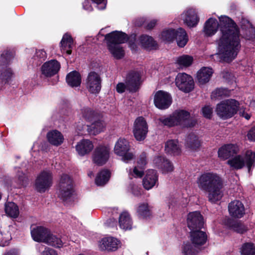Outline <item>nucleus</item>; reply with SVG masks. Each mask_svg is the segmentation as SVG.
Listing matches in <instances>:
<instances>
[{"mask_svg": "<svg viewBox=\"0 0 255 255\" xmlns=\"http://www.w3.org/2000/svg\"><path fill=\"white\" fill-rule=\"evenodd\" d=\"M219 22L215 18H209L205 23L204 32L207 36H212L220 27L221 36L218 41V53L213 56L219 61L230 62L236 57L240 48L239 30L228 16H221Z\"/></svg>", "mask_w": 255, "mask_h": 255, "instance_id": "f257e3e1", "label": "nucleus"}, {"mask_svg": "<svg viewBox=\"0 0 255 255\" xmlns=\"http://www.w3.org/2000/svg\"><path fill=\"white\" fill-rule=\"evenodd\" d=\"M199 188L208 192V200L216 203L223 196V181L220 176L214 172H204L199 176L196 180Z\"/></svg>", "mask_w": 255, "mask_h": 255, "instance_id": "f03ea898", "label": "nucleus"}, {"mask_svg": "<svg viewBox=\"0 0 255 255\" xmlns=\"http://www.w3.org/2000/svg\"><path fill=\"white\" fill-rule=\"evenodd\" d=\"M105 39L107 42L108 48L116 59H121L124 56L125 52L120 44L124 43L128 40V43L132 50H135L136 46L135 44L136 35L132 34L128 38L127 35L121 31H115L106 34Z\"/></svg>", "mask_w": 255, "mask_h": 255, "instance_id": "7ed1b4c3", "label": "nucleus"}, {"mask_svg": "<svg viewBox=\"0 0 255 255\" xmlns=\"http://www.w3.org/2000/svg\"><path fill=\"white\" fill-rule=\"evenodd\" d=\"M162 125L172 127L180 126L182 127H193L196 121L190 119V113L184 110H177L167 117H163L158 119Z\"/></svg>", "mask_w": 255, "mask_h": 255, "instance_id": "20e7f679", "label": "nucleus"}, {"mask_svg": "<svg viewBox=\"0 0 255 255\" xmlns=\"http://www.w3.org/2000/svg\"><path fill=\"white\" fill-rule=\"evenodd\" d=\"M190 238L191 243L187 242L183 246V255H196L199 247L206 242L207 237L205 232L196 229L191 230Z\"/></svg>", "mask_w": 255, "mask_h": 255, "instance_id": "39448f33", "label": "nucleus"}, {"mask_svg": "<svg viewBox=\"0 0 255 255\" xmlns=\"http://www.w3.org/2000/svg\"><path fill=\"white\" fill-rule=\"evenodd\" d=\"M227 164L233 169L239 170L247 166L248 172L250 173L255 167V153L251 150H248L244 155H238L229 159Z\"/></svg>", "mask_w": 255, "mask_h": 255, "instance_id": "423d86ee", "label": "nucleus"}, {"mask_svg": "<svg viewBox=\"0 0 255 255\" xmlns=\"http://www.w3.org/2000/svg\"><path fill=\"white\" fill-rule=\"evenodd\" d=\"M239 102L232 99L224 100L216 105L215 112L217 115L223 120L233 117L238 111Z\"/></svg>", "mask_w": 255, "mask_h": 255, "instance_id": "0eeeda50", "label": "nucleus"}, {"mask_svg": "<svg viewBox=\"0 0 255 255\" xmlns=\"http://www.w3.org/2000/svg\"><path fill=\"white\" fill-rule=\"evenodd\" d=\"M159 38L165 42H172L176 38L177 45L180 47L185 46L188 40L186 31L182 28L177 30L173 28L164 29L159 35Z\"/></svg>", "mask_w": 255, "mask_h": 255, "instance_id": "6e6552de", "label": "nucleus"}, {"mask_svg": "<svg viewBox=\"0 0 255 255\" xmlns=\"http://www.w3.org/2000/svg\"><path fill=\"white\" fill-rule=\"evenodd\" d=\"M14 56V53L9 50H6L1 54L0 58V87L8 82L13 75L11 68L6 65Z\"/></svg>", "mask_w": 255, "mask_h": 255, "instance_id": "1a4fd4ad", "label": "nucleus"}, {"mask_svg": "<svg viewBox=\"0 0 255 255\" xmlns=\"http://www.w3.org/2000/svg\"><path fill=\"white\" fill-rule=\"evenodd\" d=\"M72 180L67 174L61 176L58 186V196L64 201L69 200L73 194Z\"/></svg>", "mask_w": 255, "mask_h": 255, "instance_id": "9d476101", "label": "nucleus"}, {"mask_svg": "<svg viewBox=\"0 0 255 255\" xmlns=\"http://www.w3.org/2000/svg\"><path fill=\"white\" fill-rule=\"evenodd\" d=\"M130 149L129 143L128 140L124 138H120L116 142L114 152L117 155L122 156V160L128 163L134 158L132 153L129 152Z\"/></svg>", "mask_w": 255, "mask_h": 255, "instance_id": "9b49d317", "label": "nucleus"}, {"mask_svg": "<svg viewBox=\"0 0 255 255\" xmlns=\"http://www.w3.org/2000/svg\"><path fill=\"white\" fill-rule=\"evenodd\" d=\"M53 176L50 171L44 170L37 176L35 182V189L40 193L48 190L52 184Z\"/></svg>", "mask_w": 255, "mask_h": 255, "instance_id": "f8f14e48", "label": "nucleus"}, {"mask_svg": "<svg viewBox=\"0 0 255 255\" xmlns=\"http://www.w3.org/2000/svg\"><path fill=\"white\" fill-rule=\"evenodd\" d=\"M175 84L180 90L185 93L192 91L194 88L193 78L185 73L177 74L175 78Z\"/></svg>", "mask_w": 255, "mask_h": 255, "instance_id": "ddd939ff", "label": "nucleus"}, {"mask_svg": "<svg viewBox=\"0 0 255 255\" xmlns=\"http://www.w3.org/2000/svg\"><path fill=\"white\" fill-rule=\"evenodd\" d=\"M148 131L146 121L142 117H138L133 124V133L135 138L138 141H142L146 137Z\"/></svg>", "mask_w": 255, "mask_h": 255, "instance_id": "4468645a", "label": "nucleus"}, {"mask_svg": "<svg viewBox=\"0 0 255 255\" xmlns=\"http://www.w3.org/2000/svg\"><path fill=\"white\" fill-rule=\"evenodd\" d=\"M110 148L108 146L99 145L97 147L93 154V162L98 165L105 164L110 157Z\"/></svg>", "mask_w": 255, "mask_h": 255, "instance_id": "2eb2a0df", "label": "nucleus"}, {"mask_svg": "<svg viewBox=\"0 0 255 255\" xmlns=\"http://www.w3.org/2000/svg\"><path fill=\"white\" fill-rule=\"evenodd\" d=\"M86 85L91 93H98L101 89V79L99 75L95 72L89 73L86 79Z\"/></svg>", "mask_w": 255, "mask_h": 255, "instance_id": "dca6fc26", "label": "nucleus"}, {"mask_svg": "<svg viewBox=\"0 0 255 255\" xmlns=\"http://www.w3.org/2000/svg\"><path fill=\"white\" fill-rule=\"evenodd\" d=\"M172 103L171 96L167 92L159 91L154 95V103L159 109H167Z\"/></svg>", "mask_w": 255, "mask_h": 255, "instance_id": "f3484780", "label": "nucleus"}, {"mask_svg": "<svg viewBox=\"0 0 255 255\" xmlns=\"http://www.w3.org/2000/svg\"><path fill=\"white\" fill-rule=\"evenodd\" d=\"M127 89L130 92H135L139 88L140 84V74L138 71H132L129 72L126 79Z\"/></svg>", "mask_w": 255, "mask_h": 255, "instance_id": "a211bd4d", "label": "nucleus"}, {"mask_svg": "<svg viewBox=\"0 0 255 255\" xmlns=\"http://www.w3.org/2000/svg\"><path fill=\"white\" fill-rule=\"evenodd\" d=\"M61 67L60 63L56 60H51L45 62L41 68V73L46 77L56 75Z\"/></svg>", "mask_w": 255, "mask_h": 255, "instance_id": "6ab92c4d", "label": "nucleus"}, {"mask_svg": "<svg viewBox=\"0 0 255 255\" xmlns=\"http://www.w3.org/2000/svg\"><path fill=\"white\" fill-rule=\"evenodd\" d=\"M187 225L190 230L200 229L202 228L204 221L200 213L198 211L190 213L187 217Z\"/></svg>", "mask_w": 255, "mask_h": 255, "instance_id": "aec40b11", "label": "nucleus"}, {"mask_svg": "<svg viewBox=\"0 0 255 255\" xmlns=\"http://www.w3.org/2000/svg\"><path fill=\"white\" fill-rule=\"evenodd\" d=\"M239 151V148L237 144H227L221 147L218 150L219 157L224 160L233 156Z\"/></svg>", "mask_w": 255, "mask_h": 255, "instance_id": "412c9836", "label": "nucleus"}, {"mask_svg": "<svg viewBox=\"0 0 255 255\" xmlns=\"http://www.w3.org/2000/svg\"><path fill=\"white\" fill-rule=\"evenodd\" d=\"M184 22L189 27L195 26L199 22V17L195 9L188 8L181 15Z\"/></svg>", "mask_w": 255, "mask_h": 255, "instance_id": "4be33fe9", "label": "nucleus"}, {"mask_svg": "<svg viewBox=\"0 0 255 255\" xmlns=\"http://www.w3.org/2000/svg\"><path fill=\"white\" fill-rule=\"evenodd\" d=\"M50 231L41 226L32 227L31 234L32 239L36 242L46 243Z\"/></svg>", "mask_w": 255, "mask_h": 255, "instance_id": "5701e85b", "label": "nucleus"}, {"mask_svg": "<svg viewBox=\"0 0 255 255\" xmlns=\"http://www.w3.org/2000/svg\"><path fill=\"white\" fill-rule=\"evenodd\" d=\"M230 215L234 218H241L245 214V207L243 204L239 200L231 202L228 206Z\"/></svg>", "mask_w": 255, "mask_h": 255, "instance_id": "b1692460", "label": "nucleus"}, {"mask_svg": "<svg viewBox=\"0 0 255 255\" xmlns=\"http://www.w3.org/2000/svg\"><path fill=\"white\" fill-rule=\"evenodd\" d=\"M153 163L159 169H161L164 173L171 172L174 167L172 164L163 156H157L154 157Z\"/></svg>", "mask_w": 255, "mask_h": 255, "instance_id": "393cba45", "label": "nucleus"}, {"mask_svg": "<svg viewBox=\"0 0 255 255\" xmlns=\"http://www.w3.org/2000/svg\"><path fill=\"white\" fill-rule=\"evenodd\" d=\"M158 182V175L156 171L148 170L143 179V186L146 190L151 189Z\"/></svg>", "mask_w": 255, "mask_h": 255, "instance_id": "a878e982", "label": "nucleus"}, {"mask_svg": "<svg viewBox=\"0 0 255 255\" xmlns=\"http://www.w3.org/2000/svg\"><path fill=\"white\" fill-rule=\"evenodd\" d=\"M90 126H83L82 129H79L81 131L84 128H87V130L90 134L96 135L103 130L105 127L104 122L97 119V117L92 122Z\"/></svg>", "mask_w": 255, "mask_h": 255, "instance_id": "bb28decb", "label": "nucleus"}, {"mask_svg": "<svg viewBox=\"0 0 255 255\" xmlns=\"http://www.w3.org/2000/svg\"><path fill=\"white\" fill-rule=\"evenodd\" d=\"M165 151L169 155H179L181 153V147L178 141L175 139L167 140L165 144Z\"/></svg>", "mask_w": 255, "mask_h": 255, "instance_id": "cd10ccee", "label": "nucleus"}, {"mask_svg": "<svg viewBox=\"0 0 255 255\" xmlns=\"http://www.w3.org/2000/svg\"><path fill=\"white\" fill-rule=\"evenodd\" d=\"M119 241L113 237L104 238L99 243V247L102 250L115 251L117 249Z\"/></svg>", "mask_w": 255, "mask_h": 255, "instance_id": "c85d7f7f", "label": "nucleus"}, {"mask_svg": "<svg viewBox=\"0 0 255 255\" xmlns=\"http://www.w3.org/2000/svg\"><path fill=\"white\" fill-rule=\"evenodd\" d=\"M93 147L92 141L88 139H83L77 143L76 149L80 155L84 156L90 153Z\"/></svg>", "mask_w": 255, "mask_h": 255, "instance_id": "c756f323", "label": "nucleus"}, {"mask_svg": "<svg viewBox=\"0 0 255 255\" xmlns=\"http://www.w3.org/2000/svg\"><path fill=\"white\" fill-rule=\"evenodd\" d=\"M185 145L191 150H196L201 146V140L196 133L191 132L186 137Z\"/></svg>", "mask_w": 255, "mask_h": 255, "instance_id": "7c9ffc66", "label": "nucleus"}, {"mask_svg": "<svg viewBox=\"0 0 255 255\" xmlns=\"http://www.w3.org/2000/svg\"><path fill=\"white\" fill-rule=\"evenodd\" d=\"M213 73L212 68L209 67L202 68L197 74V78L200 84H204L208 82Z\"/></svg>", "mask_w": 255, "mask_h": 255, "instance_id": "2f4dec72", "label": "nucleus"}, {"mask_svg": "<svg viewBox=\"0 0 255 255\" xmlns=\"http://www.w3.org/2000/svg\"><path fill=\"white\" fill-rule=\"evenodd\" d=\"M47 138L48 142L54 146L60 145L64 140L63 135L57 130H52L49 131L47 134Z\"/></svg>", "mask_w": 255, "mask_h": 255, "instance_id": "473e14b6", "label": "nucleus"}, {"mask_svg": "<svg viewBox=\"0 0 255 255\" xmlns=\"http://www.w3.org/2000/svg\"><path fill=\"white\" fill-rule=\"evenodd\" d=\"M73 46V38L70 34L65 33L60 42L61 50L65 52L67 54H71Z\"/></svg>", "mask_w": 255, "mask_h": 255, "instance_id": "72a5a7b5", "label": "nucleus"}, {"mask_svg": "<svg viewBox=\"0 0 255 255\" xmlns=\"http://www.w3.org/2000/svg\"><path fill=\"white\" fill-rule=\"evenodd\" d=\"M136 213L139 218L146 219L151 216V207L147 203H139L136 207Z\"/></svg>", "mask_w": 255, "mask_h": 255, "instance_id": "f704fd0d", "label": "nucleus"}, {"mask_svg": "<svg viewBox=\"0 0 255 255\" xmlns=\"http://www.w3.org/2000/svg\"><path fill=\"white\" fill-rule=\"evenodd\" d=\"M119 222L120 227L123 230H128L131 229L132 222L128 212H124L120 215Z\"/></svg>", "mask_w": 255, "mask_h": 255, "instance_id": "c9c22d12", "label": "nucleus"}, {"mask_svg": "<svg viewBox=\"0 0 255 255\" xmlns=\"http://www.w3.org/2000/svg\"><path fill=\"white\" fill-rule=\"evenodd\" d=\"M66 82L72 87H78L81 83V75L75 71L71 72L66 76Z\"/></svg>", "mask_w": 255, "mask_h": 255, "instance_id": "e433bc0d", "label": "nucleus"}, {"mask_svg": "<svg viewBox=\"0 0 255 255\" xmlns=\"http://www.w3.org/2000/svg\"><path fill=\"white\" fill-rule=\"evenodd\" d=\"M139 42L141 45L147 50L155 48L157 45L156 42L152 37L147 35H142L139 37Z\"/></svg>", "mask_w": 255, "mask_h": 255, "instance_id": "4c0bfd02", "label": "nucleus"}, {"mask_svg": "<svg viewBox=\"0 0 255 255\" xmlns=\"http://www.w3.org/2000/svg\"><path fill=\"white\" fill-rule=\"evenodd\" d=\"M193 57L188 55H183L178 57L176 63L182 68L190 66L193 63Z\"/></svg>", "mask_w": 255, "mask_h": 255, "instance_id": "58836bf2", "label": "nucleus"}, {"mask_svg": "<svg viewBox=\"0 0 255 255\" xmlns=\"http://www.w3.org/2000/svg\"><path fill=\"white\" fill-rule=\"evenodd\" d=\"M110 172L108 170L101 171L95 179V183L98 186H103L107 183L110 177Z\"/></svg>", "mask_w": 255, "mask_h": 255, "instance_id": "ea45409f", "label": "nucleus"}, {"mask_svg": "<svg viewBox=\"0 0 255 255\" xmlns=\"http://www.w3.org/2000/svg\"><path fill=\"white\" fill-rule=\"evenodd\" d=\"M5 211L8 216L13 218H17L19 213L17 206L13 202L5 204Z\"/></svg>", "mask_w": 255, "mask_h": 255, "instance_id": "a19ab883", "label": "nucleus"}, {"mask_svg": "<svg viewBox=\"0 0 255 255\" xmlns=\"http://www.w3.org/2000/svg\"><path fill=\"white\" fill-rule=\"evenodd\" d=\"M45 244L56 248H60L62 247L63 244L61 239L51 234L50 232L49 233Z\"/></svg>", "mask_w": 255, "mask_h": 255, "instance_id": "79ce46f5", "label": "nucleus"}, {"mask_svg": "<svg viewBox=\"0 0 255 255\" xmlns=\"http://www.w3.org/2000/svg\"><path fill=\"white\" fill-rule=\"evenodd\" d=\"M128 172V177L130 179L133 178H141L143 175L144 169L139 166H135L133 168L127 169Z\"/></svg>", "mask_w": 255, "mask_h": 255, "instance_id": "37998d69", "label": "nucleus"}, {"mask_svg": "<svg viewBox=\"0 0 255 255\" xmlns=\"http://www.w3.org/2000/svg\"><path fill=\"white\" fill-rule=\"evenodd\" d=\"M81 114L83 118L89 122H92L97 117L94 111L88 107L82 109Z\"/></svg>", "mask_w": 255, "mask_h": 255, "instance_id": "c03bdc74", "label": "nucleus"}, {"mask_svg": "<svg viewBox=\"0 0 255 255\" xmlns=\"http://www.w3.org/2000/svg\"><path fill=\"white\" fill-rule=\"evenodd\" d=\"M241 253L242 255H255V247L252 243H245L241 248Z\"/></svg>", "mask_w": 255, "mask_h": 255, "instance_id": "a18cd8bd", "label": "nucleus"}, {"mask_svg": "<svg viewBox=\"0 0 255 255\" xmlns=\"http://www.w3.org/2000/svg\"><path fill=\"white\" fill-rule=\"evenodd\" d=\"M230 91L226 88H218L212 92L211 98L219 99L230 96Z\"/></svg>", "mask_w": 255, "mask_h": 255, "instance_id": "49530a36", "label": "nucleus"}, {"mask_svg": "<svg viewBox=\"0 0 255 255\" xmlns=\"http://www.w3.org/2000/svg\"><path fill=\"white\" fill-rule=\"evenodd\" d=\"M46 57V52L43 49H39L36 51L33 58L36 61L35 63L38 64L41 61L44 60Z\"/></svg>", "mask_w": 255, "mask_h": 255, "instance_id": "de8ad7c7", "label": "nucleus"}, {"mask_svg": "<svg viewBox=\"0 0 255 255\" xmlns=\"http://www.w3.org/2000/svg\"><path fill=\"white\" fill-rule=\"evenodd\" d=\"M231 227L234 231L240 234L244 233L247 230V228L245 226L238 222H235Z\"/></svg>", "mask_w": 255, "mask_h": 255, "instance_id": "09e8293b", "label": "nucleus"}, {"mask_svg": "<svg viewBox=\"0 0 255 255\" xmlns=\"http://www.w3.org/2000/svg\"><path fill=\"white\" fill-rule=\"evenodd\" d=\"M39 251L42 250L43 248L45 249L44 251L42 252V255H58L56 252L49 248H44V246L41 245H39L37 247Z\"/></svg>", "mask_w": 255, "mask_h": 255, "instance_id": "8fccbe9b", "label": "nucleus"}, {"mask_svg": "<svg viewBox=\"0 0 255 255\" xmlns=\"http://www.w3.org/2000/svg\"><path fill=\"white\" fill-rule=\"evenodd\" d=\"M203 116L207 119H211L213 114V109L210 106H205L202 110Z\"/></svg>", "mask_w": 255, "mask_h": 255, "instance_id": "3c124183", "label": "nucleus"}, {"mask_svg": "<svg viewBox=\"0 0 255 255\" xmlns=\"http://www.w3.org/2000/svg\"><path fill=\"white\" fill-rule=\"evenodd\" d=\"M16 176L19 185L21 186H25L27 183V179L23 172L18 171Z\"/></svg>", "mask_w": 255, "mask_h": 255, "instance_id": "603ef678", "label": "nucleus"}, {"mask_svg": "<svg viewBox=\"0 0 255 255\" xmlns=\"http://www.w3.org/2000/svg\"><path fill=\"white\" fill-rule=\"evenodd\" d=\"M247 137L250 141H255V126L248 131Z\"/></svg>", "mask_w": 255, "mask_h": 255, "instance_id": "864d4df0", "label": "nucleus"}, {"mask_svg": "<svg viewBox=\"0 0 255 255\" xmlns=\"http://www.w3.org/2000/svg\"><path fill=\"white\" fill-rule=\"evenodd\" d=\"M92 1L97 4L98 9H104L106 8V0H92Z\"/></svg>", "mask_w": 255, "mask_h": 255, "instance_id": "5fc2aeb1", "label": "nucleus"}, {"mask_svg": "<svg viewBox=\"0 0 255 255\" xmlns=\"http://www.w3.org/2000/svg\"><path fill=\"white\" fill-rule=\"evenodd\" d=\"M146 164V156L144 153H143L141 155L138 161H137V166H139L140 167H142L144 168V166Z\"/></svg>", "mask_w": 255, "mask_h": 255, "instance_id": "6e6d98bb", "label": "nucleus"}, {"mask_svg": "<svg viewBox=\"0 0 255 255\" xmlns=\"http://www.w3.org/2000/svg\"><path fill=\"white\" fill-rule=\"evenodd\" d=\"M126 89H127V84L123 83H119L116 86V90L119 93H123L125 92Z\"/></svg>", "mask_w": 255, "mask_h": 255, "instance_id": "4d7b16f0", "label": "nucleus"}, {"mask_svg": "<svg viewBox=\"0 0 255 255\" xmlns=\"http://www.w3.org/2000/svg\"><path fill=\"white\" fill-rule=\"evenodd\" d=\"M130 188L132 193L135 196H138L140 194V189L136 185H130Z\"/></svg>", "mask_w": 255, "mask_h": 255, "instance_id": "13d9d810", "label": "nucleus"}, {"mask_svg": "<svg viewBox=\"0 0 255 255\" xmlns=\"http://www.w3.org/2000/svg\"><path fill=\"white\" fill-rule=\"evenodd\" d=\"M83 7L84 9L91 11L93 10V7L90 4L89 0H85L83 3Z\"/></svg>", "mask_w": 255, "mask_h": 255, "instance_id": "bf43d9fd", "label": "nucleus"}, {"mask_svg": "<svg viewBox=\"0 0 255 255\" xmlns=\"http://www.w3.org/2000/svg\"><path fill=\"white\" fill-rule=\"evenodd\" d=\"M156 20L155 19H153L149 21L146 25V28L148 29H150L153 28L156 24Z\"/></svg>", "mask_w": 255, "mask_h": 255, "instance_id": "052dcab7", "label": "nucleus"}, {"mask_svg": "<svg viewBox=\"0 0 255 255\" xmlns=\"http://www.w3.org/2000/svg\"><path fill=\"white\" fill-rule=\"evenodd\" d=\"M110 220L111 221V223H109V221H107L106 222V224H107L108 226H113L115 225H116V221L115 220L110 219Z\"/></svg>", "mask_w": 255, "mask_h": 255, "instance_id": "680f3d73", "label": "nucleus"}, {"mask_svg": "<svg viewBox=\"0 0 255 255\" xmlns=\"http://www.w3.org/2000/svg\"><path fill=\"white\" fill-rule=\"evenodd\" d=\"M4 255H17L16 251H10L4 254Z\"/></svg>", "mask_w": 255, "mask_h": 255, "instance_id": "e2e57ef3", "label": "nucleus"}, {"mask_svg": "<svg viewBox=\"0 0 255 255\" xmlns=\"http://www.w3.org/2000/svg\"><path fill=\"white\" fill-rule=\"evenodd\" d=\"M243 117H244L246 120H249L251 118L250 115L248 113H244L242 115Z\"/></svg>", "mask_w": 255, "mask_h": 255, "instance_id": "0e129e2a", "label": "nucleus"}, {"mask_svg": "<svg viewBox=\"0 0 255 255\" xmlns=\"http://www.w3.org/2000/svg\"><path fill=\"white\" fill-rule=\"evenodd\" d=\"M93 175V173L92 172H89L88 173V176L90 177H92Z\"/></svg>", "mask_w": 255, "mask_h": 255, "instance_id": "69168bd1", "label": "nucleus"}, {"mask_svg": "<svg viewBox=\"0 0 255 255\" xmlns=\"http://www.w3.org/2000/svg\"><path fill=\"white\" fill-rule=\"evenodd\" d=\"M246 22H247L248 23V26H247V27H251V24L249 22V21H248V20H246Z\"/></svg>", "mask_w": 255, "mask_h": 255, "instance_id": "338daca9", "label": "nucleus"}, {"mask_svg": "<svg viewBox=\"0 0 255 255\" xmlns=\"http://www.w3.org/2000/svg\"><path fill=\"white\" fill-rule=\"evenodd\" d=\"M101 35H102L101 31L99 32V34L98 35V38L100 37Z\"/></svg>", "mask_w": 255, "mask_h": 255, "instance_id": "774afa93", "label": "nucleus"}]
</instances>
